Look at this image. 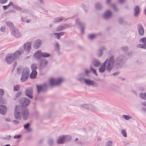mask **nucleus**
<instances>
[{
  "label": "nucleus",
  "mask_w": 146,
  "mask_h": 146,
  "mask_svg": "<svg viewBox=\"0 0 146 146\" xmlns=\"http://www.w3.org/2000/svg\"><path fill=\"white\" fill-rule=\"evenodd\" d=\"M142 110L143 111L146 112V109L143 108Z\"/></svg>",
  "instance_id": "774afa93"
},
{
  "label": "nucleus",
  "mask_w": 146,
  "mask_h": 146,
  "mask_svg": "<svg viewBox=\"0 0 146 146\" xmlns=\"http://www.w3.org/2000/svg\"><path fill=\"white\" fill-rule=\"evenodd\" d=\"M122 49L123 51H125L128 50V48L127 46L123 47L122 48Z\"/></svg>",
  "instance_id": "a18cd8bd"
},
{
  "label": "nucleus",
  "mask_w": 146,
  "mask_h": 146,
  "mask_svg": "<svg viewBox=\"0 0 146 146\" xmlns=\"http://www.w3.org/2000/svg\"><path fill=\"white\" fill-rule=\"evenodd\" d=\"M50 54L45 52L42 53L40 50H38L36 51L34 54V57L37 59H39L41 56L44 57H49Z\"/></svg>",
  "instance_id": "423d86ee"
},
{
  "label": "nucleus",
  "mask_w": 146,
  "mask_h": 146,
  "mask_svg": "<svg viewBox=\"0 0 146 146\" xmlns=\"http://www.w3.org/2000/svg\"><path fill=\"white\" fill-rule=\"evenodd\" d=\"M25 93L26 95L30 98H33V90L31 88H30L27 89L26 90Z\"/></svg>",
  "instance_id": "9b49d317"
},
{
  "label": "nucleus",
  "mask_w": 146,
  "mask_h": 146,
  "mask_svg": "<svg viewBox=\"0 0 146 146\" xmlns=\"http://www.w3.org/2000/svg\"><path fill=\"white\" fill-rule=\"evenodd\" d=\"M61 25L63 30L70 27L69 25L68 24H63Z\"/></svg>",
  "instance_id": "c85d7f7f"
},
{
  "label": "nucleus",
  "mask_w": 146,
  "mask_h": 146,
  "mask_svg": "<svg viewBox=\"0 0 146 146\" xmlns=\"http://www.w3.org/2000/svg\"><path fill=\"white\" fill-rule=\"evenodd\" d=\"M38 1L40 2V3L41 4H44V2L43 1V0H38Z\"/></svg>",
  "instance_id": "052dcab7"
},
{
  "label": "nucleus",
  "mask_w": 146,
  "mask_h": 146,
  "mask_svg": "<svg viewBox=\"0 0 146 146\" xmlns=\"http://www.w3.org/2000/svg\"><path fill=\"white\" fill-rule=\"evenodd\" d=\"M125 0H119V2L120 3H123Z\"/></svg>",
  "instance_id": "bf43d9fd"
},
{
  "label": "nucleus",
  "mask_w": 146,
  "mask_h": 146,
  "mask_svg": "<svg viewBox=\"0 0 146 146\" xmlns=\"http://www.w3.org/2000/svg\"><path fill=\"white\" fill-rule=\"evenodd\" d=\"M37 74V72L36 70H33V71H32L31 74L30 78L31 79L35 78L36 77Z\"/></svg>",
  "instance_id": "5701e85b"
},
{
  "label": "nucleus",
  "mask_w": 146,
  "mask_h": 146,
  "mask_svg": "<svg viewBox=\"0 0 146 146\" xmlns=\"http://www.w3.org/2000/svg\"><path fill=\"white\" fill-rule=\"evenodd\" d=\"M14 91H17L18 90L20 89L19 86L17 85L14 87Z\"/></svg>",
  "instance_id": "79ce46f5"
},
{
  "label": "nucleus",
  "mask_w": 146,
  "mask_h": 146,
  "mask_svg": "<svg viewBox=\"0 0 146 146\" xmlns=\"http://www.w3.org/2000/svg\"><path fill=\"white\" fill-rule=\"evenodd\" d=\"M123 57L121 56H120L118 57L116 59V61H115V62H116V63L117 64H120L121 62V61L123 60Z\"/></svg>",
  "instance_id": "4be33fe9"
},
{
  "label": "nucleus",
  "mask_w": 146,
  "mask_h": 146,
  "mask_svg": "<svg viewBox=\"0 0 146 146\" xmlns=\"http://www.w3.org/2000/svg\"><path fill=\"white\" fill-rule=\"evenodd\" d=\"M31 67L32 71H33V70H36V69L37 68V64H34L31 66Z\"/></svg>",
  "instance_id": "7c9ffc66"
},
{
  "label": "nucleus",
  "mask_w": 146,
  "mask_h": 146,
  "mask_svg": "<svg viewBox=\"0 0 146 146\" xmlns=\"http://www.w3.org/2000/svg\"><path fill=\"white\" fill-rule=\"evenodd\" d=\"M122 117L125 119L126 120H128L129 119H132V117L131 116L129 115H123L122 116Z\"/></svg>",
  "instance_id": "2f4dec72"
},
{
  "label": "nucleus",
  "mask_w": 146,
  "mask_h": 146,
  "mask_svg": "<svg viewBox=\"0 0 146 146\" xmlns=\"http://www.w3.org/2000/svg\"><path fill=\"white\" fill-rule=\"evenodd\" d=\"M137 47L140 48H142L145 49L146 48V45L143 44H139L137 45Z\"/></svg>",
  "instance_id": "c9c22d12"
},
{
  "label": "nucleus",
  "mask_w": 146,
  "mask_h": 146,
  "mask_svg": "<svg viewBox=\"0 0 146 146\" xmlns=\"http://www.w3.org/2000/svg\"><path fill=\"white\" fill-rule=\"evenodd\" d=\"M62 30V27L61 25H59L56 29V31H61Z\"/></svg>",
  "instance_id": "58836bf2"
},
{
  "label": "nucleus",
  "mask_w": 146,
  "mask_h": 146,
  "mask_svg": "<svg viewBox=\"0 0 146 146\" xmlns=\"http://www.w3.org/2000/svg\"><path fill=\"white\" fill-rule=\"evenodd\" d=\"M3 9L5 10L6 9H7V6H3Z\"/></svg>",
  "instance_id": "680f3d73"
},
{
  "label": "nucleus",
  "mask_w": 146,
  "mask_h": 146,
  "mask_svg": "<svg viewBox=\"0 0 146 146\" xmlns=\"http://www.w3.org/2000/svg\"><path fill=\"white\" fill-rule=\"evenodd\" d=\"M4 91L2 89H0V98L4 95Z\"/></svg>",
  "instance_id": "ea45409f"
},
{
  "label": "nucleus",
  "mask_w": 146,
  "mask_h": 146,
  "mask_svg": "<svg viewBox=\"0 0 146 146\" xmlns=\"http://www.w3.org/2000/svg\"><path fill=\"white\" fill-rule=\"evenodd\" d=\"M7 111V107L3 105H0V113L4 115L5 114Z\"/></svg>",
  "instance_id": "4468645a"
},
{
  "label": "nucleus",
  "mask_w": 146,
  "mask_h": 146,
  "mask_svg": "<svg viewBox=\"0 0 146 146\" xmlns=\"http://www.w3.org/2000/svg\"><path fill=\"white\" fill-rule=\"evenodd\" d=\"M41 41L39 40H36L33 44V46L34 48L36 49H37L40 46L41 44Z\"/></svg>",
  "instance_id": "ddd939ff"
},
{
  "label": "nucleus",
  "mask_w": 146,
  "mask_h": 146,
  "mask_svg": "<svg viewBox=\"0 0 146 146\" xmlns=\"http://www.w3.org/2000/svg\"><path fill=\"white\" fill-rule=\"evenodd\" d=\"M71 139V137L68 135H63L59 136L57 140V143L60 144L70 141Z\"/></svg>",
  "instance_id": "39448f33"
},
{
  "label": "nucleus",
  "mask_w": 146,
  "mask_h": 146,
  "mask_svg": "<svg viewBox=\"0 0 146 146\" xmlns=\"http://www.w3.org/2000/svg\"><path fill=\"white\" fill-rule=\"evenodd\" d=\"M5 26H3L1 27V30L2 32H3L5 31Z\"/></svg>",
  "instance_id": "864d4df0"
},
{
  "label": "nucleus",
  "mask_w": 146,
  "mask_h": 146,
  "mask_svg": "<svg viewBox=\"0 0 146 146\" xmlns=\"http://www.w3.org/2000/svg\"><path fill=\"white\" fill-rule=\"evenodd\" d=\"M112 6L113 9V10L115 11H117V8L116 7L115 5H114L113 4L112 5Z\"/></svg>",
  "instance_id": "09e8293b"
},
{
  "label": "nucleus",
  "mask_w": 146,
  "mask_h": 146,
  "mask_svg": "<svg viewBox=\"0 0 146 146\" xmlns=\"http://www.w3.org/2000/svg\"><path fill=\"white\" fill-rule=\"evenodd\" d=\"M64 19V18L63 17H57L55 18L53 21V22L54 23L60 22L62 21Z\"/></svg>",
  "instance_id": "b1692460"
},
{
  "label": "nucleus",
  "mask_w": 146,
  "mask_h": 146,
  "mask_svg": "<svg viewBox=\"0 0 146 146\" xmlns=\"http://www.w3.org/2000/svg\"><path fill=\"white\" fill-rule=\"evenodd\" d=\"M21 137V135H15L14 137L15 139H17V138H19Z\"/></svg>",
  "instance_id": "8fccbe9b"
},
{
  "label": "nucleus",
  "mask_w": 146,
  "mask_h": 146,
  "mask_svg": "<svg viewBox=\"0 0 146 146\" xmlns=\"http://www.w3.org/2000/svg\"><path fill=\"white\" fill-rule=\"evenodd\" d=\"M29 125L30 124L29 123H27L24 125L25 128L28 131H31L32 130V129L31 128H29Z\"/></svg>",
  "instance_id": "c756f323"
},
{
  "label": "nucleus",
  "mask_w": 146,
  "mask_h": 146,
  "mask_svg": "<svg viewBox=\"0 0 146 146\" xmlns=\"http://www.w3.org/2000/svg\"><path fill=\"white\" fill-rule=\"evenodd\" d=\"M9 5L10 6H12L13 7V5H14V3L12 2H10L9 4Z\"/></svg>",
  "instance_id": "5fc2aeb1"
},
{
  "label": "nucleus",
  "mask_w": 146,
  "mask_h": 146,
  "mask_svg": "<svg viewBox=\"0 0 146 146\" xmlns=\"http://www.w3.org/2000/svg\"><path fill=\"white\" fill-rule=\"evenodd\" d=\"M99 54H98V56L99 57L101 56L102 54V50L100 49L99 51Z\"/></svg>",
  "instance_id": "de8ad7c7"
},
{
  "label": "nucleus",
  "mask_w": 146,
  "mask_h": 146,
  "mask_svg": "<svg viewBox=\"0 0 146 146\" xmlns=\"http://www.w3.org/2000/svg\"><path fill=\"white\" fill-rule=\"evenodd\" d=\"M139 7L137 6L135 7L134 8V16L135 17H136L139 14Z\"/></svg>",
  "instance_id": "412c9836"
},
{
  "label": "nucleus",
  "mask_w": 146,
  "mask_h": 146,
  "mask_svg": "<svg viewBox=\"0 0 146 146\" xmlns=\"http://www.w3.org/2000/svg\"><path fill=\"white\" fill-rule=\"evenodd\" d=\"M140 42H142L144 45H146V38L145 37L143 38H141L140 40Z\"/></svg>",
  "instance_id": "473e14b6"
},
{
  "label": "nucleus",
  "mask_w": 146,
  "mask_h": 146,
  "mask_svg": "<svg viewBox=\"0 0 146 146\" xmlns=\"http://www.w3.org/2000/svg\"><path fill=\"white\" fill-rule=\"evenodd\" d=\"M112 13L109 10L106 11L103 15L104 18L106 19H109L112 16Z\"/></svg>",
  "instance_id": "f8f14e48"
},
{
  "label": "nucleus",
  "mask_w": 146,
  "mask_h": 146,
  "mask_svg": "<svg viewBox=\"0 0 146 146\" xmlns=\"http://www.w3.org/2000/svg\"><path fill=\"white\" fill-rule=\"evenodd\" d=\"M142 104L145 106H146V102H143L142 103Z\"/></svg>",
  "instance_id": "0e129e2a"
},
{
  "label": "nucleus",
  "mask_w": 146,
  "mask_h": 146,
  "mask_svg": "<svg viewBox=\"0 0 146 146\" xmlns=\"http://www.w3.org/2000/svg\"><path fill=\"white\" fill-rule=\"evenodd\" d=\"M123 21V19L122 18H120L119 19V22L120 23H122Z\"/></svg>",
  "instance_id": "4d7b16f0"
},
{
  "label": "nucleus",
  "mask_w": 146,
  "mask_h": 146,
  "mask_svg": "<svg viewBox=\"0 0 146 146\" xmlns=\"http://www.w3.org/2000/svg\"><path fill=\"white\" fill-rule=\"evenodd\" d=\"M90 69L91 71H92L94 74H95L96 76H97V73H96V70L94 69L92 66L90 67Z\"/></svg>",
  "instance_id": "37998d69"
},
{
  "label": "nucleus",
  "mask_w": 146,
  "mask_h": 146,
  "mask_svg": "<svg viewBox=\"0 0 146 146\" xmlns=\"http://www.w3.org/2000/svg\"><path fill=\"white\" fill-rule=\"evenodd\" d=\"M76 22L77 23L80 25L81 27V33L82 34H83L84 33V27L83 24L80 23L79 21V20L77 19L76 20Z\"/></svg>",
  "instance_id": "a211bd4d"
},
{
  "label": "nucleus",
  "mask_w": 146,
  "mask_h": 146,
  "mask_svg": "<svg viewBox=\"0 0 146 146\" xmlns=\"http://www.w3.org/2000/svg\"><path fill=\"white\" fill-rule=\"evenodd\" d=\"M84 82L86 85H88L93 86L94 84V81L88 79H85Z\"/></svg>",
  "instance_id": "dca6fc26"
},
{
  "label": "nucleus",
  "mask_w": 146,
  "mask_h": 146,
  "mask_svg": "<svg viewBox=\"0 0 146 146\" xmlns=\"http://www.w3.org/2000/svg\"><path fill=\"white\" fill-rule=\"evenodd\" d=\"M114 62V57L113 56H112L109 60L107 59L99 68V72L101 73L105 71L106 67L107 70L108 72H110L113 68V64Z\"/></svg>",
  "instance_id": "f03ea898"
},
{
  "label": "nucleus",
  "mask_w": 146,
  "mask_h": 146,
  "mask_svg": "<svg viewBox=\"0 0 146 146\" xmlns=\"http://www.w3.org/2000/svg\"><path fill=\"white\" fill-rule=\"evenodd\" d=\"M11 34L15 37L19 38L21 36V35L19 31L15 28L12 29L11 31Z\"/></svg>",
  "instance_id": "1a4fd4ad"
},
{
  "label": "nucleus",
  "mask_w": 146,
  "mask_h": 146,
  "mask_svg": "<svg viewBox=\"0 0 146 146\" xmlns=\"http://www.w3.org/2000/svg\"><path fill=\"white\" fill-rule=\"evenodd\" d=\"M31 44L30 42H27L24 45V47L25 50L29 51L31 49Z\"/></svg>",
  "instance_id": "2eb2a0df"
},
{
  "label": "nucleus",
  "mask_w": 146,
  "mask_h": 146,
  "mask_svg": "<svg viewBox=\"0 0 146 146\" xmlns=\"http://www.w3.org/2000/svg\"><path fill=\"white\" fill-rule=\"evenodd\" d=\"M93 64L95 67H98L100 66L101 63L98 60H94L93 61Z\"/></svg>",
  "instance_id": "a878e982"
},
{
  "label": "nucleus",
  "mask_w": 146,
  "mask_h": 146,
  "mask_svg": "<svg viewBox=\"0 0 146 146\" xmlns=\"http://www.w3.org/2000/svg\"><path fill=\"white\" fill-rule=\"evenodd\" d=\"M21 21L22 22H24L25 21V20H24V19H23V17H21Z\"/></svg>",
  "instance_id": "69168bd1"
},
{
  "label": "nucleus",
  "mask_w": 146,
  "mask_h": 146,
  "mask_svg": "<svg viewBox=\"0 0 146 146\" xmlns=\"http://www.w3.org/2000/svg\"><path fill=\"white\" fill-rule=\"evenodd\" d=\"M56 50L58 51L59 49V44L58 42H56Z\"/></svg>",
  "instance_id": "c03bdc74"
},
{
  "label": "nucleus",
  "mask_w": 146,
  "mask_h": 146,
  "mask_svg": "<svg viewBox=\"0 0 146 146\" xmlns=\"http://www.w3.org/2000/svg\"><path fill=\"white\" fill-rule=\"evenodd\" d=\"M20 102L24 108L16 106L14 112L15 117L17 119L20 120L23 117V119L26 120L28 117L29 113L28 110L25 108L29 106L30 100L27 98H24L20 100Z\"/></svg>",
  "instance_id": "f257e3e1"
},
{
  "label": "nucleus",
  "mask_w": 146,
  "mask_h": 146,
  "mask_svg": "<svg viewBox=\"0 0 146 146\" xmlns=\"http://www.w3.org/2000/svg\"><path fill=\"white\" fill-rule=\"evenodd\" d=\"M47 64V61L44 59L41 60L40 62V66L42 68L44 67Z\"/></svg>",
  "instance_id": "aec40b11"
},
{
  "label": "nucleus",
  "mask_w": 146,
  "mask_h": 146,
  "mask_svg": "<svg viewBox=\"0 0 146 146\" xmlns=\"http://www.w3.org/2000/svg\"><path fill=\"white\" fill-rule=\"evenodd\" d=\"M37 92L38 93L42 92L45 91L47 89L48 85L47 84H44L42 85L38 86L37 85Z\"/></svg>",
  "instance_id": "6e6552de"
},
{
  "label": "nucleus",
  "mask_w": 146,
  "mask_h": 146,
  "mask_svg": "<svg viewBox=\"0 0 146 146\" xmlns=\"http://www.w3.org/2000/svg\"><path fill=\"white\" fill-rule=\"evenodd\" d=\"M112 142L110 140L106 142L105 146H112Z\"/></svg>",
  "instance_id": "72a5a7b5"
},
{
  "label": "nucleus",
  "mask_w": 146,
  "mask_h": 146,
  "mask_svg": "<svg viewBox=\"0 0 146 146\" xmlns=\"http://www.w3.org/2000/svg\"><path fill=\"white\" fill-rule=\"evenodd\" d=\"M8 0H0V3L3 4L6 3L7 1Z\"/></svg>",
  "instance_id": "3c124183"
},
{
  "label": "nucleus",
  "mask_w": 146,
  "mask_h": 146,
  "mask_svg": "<svg viewBox=\"0 0 146 146\" xmlns=\"http://www.w3.org/2000/svg\"><path fill=\"white\" fill-rule=\"evenodd\" d=\"M96 35L95 34H93L88 35V38L91 39H92L94 38L96 36Z\"/></svg>",
  "instance_id": "4c0bfd02"
},
{
  "label": "nucleus",
  "mask_w": 146,
  "mask_h": 146,
  "mask_svg": "<svg viewBox=\"0 0 146 146\" xmlns=\"http://www.w3.org/2000/svg\"><path fill=\"white\" fill-rule=\"evenodd\" d=\"M53 141L52 139H49L48 141V144L50 145H51L53 143Z\"/></svg>",
  "instance_id": "a19ab883"
},
{
  "label": "nucleus",
  "mask_w": 146,
  "mask_h": 146,
  "mask_svg": "<svg viewBox=\"0 0 146 146\" xmlns=\"http://www.w3.org/2000/svg\"><path fill=\"white\" fill-rule=\"evenodd\" d=\"M86 72L85 76H88V74L90 73V71L87 69H86L85 70Z\"/></svg>",
  "instance_id": "49530a36"
},
{
  "label": "nucleus",
  "mask_w": 146,
  "mask_h": 146,
  "mask_svg": "<svg viewBox=\"0 0 146 146\" xmlns=\"http://www.w3.org/2000/svg\"><path fill=\"white\" fill-rule=\"evenodd\" d=\"M137 28L139 35L141 36H143L144 33V30L141 24H138Z\"/></svg>",
  "instance_id": "9d476101"
},
{
  "label": "nucleus",
  "mask_w": 146,
  "mask_h": 146,
  "mask_svg": "<svg viewBox=\"0 0 146 146\" xmlns=\"http://www.w3.org/2000/svg\"><path fill=\"white\" fill-rule=\"evenodd\" d=\"M5 24L8 27H10L11 31L12 29H14L15 28L12 23L10 21L6 22Z\"/></svg>",
  "instance_id": "6ab92c4d"
},
{
  "label": "nucleus",
  "mask_w": 146,
  "mask_h": 146,
  "mask_svg": "<svg viewBox=\"0 0 146 146\" xmlns=\"http://www.w3.org/2000/svg\"><path fill=\"white\" fill-rule=\"evenodd\" d=\"M111 0H106V3L107 4H109L111 1Z\"/></svg>",
  "instance_id": "e2e57ef3"
},
{
  "label": "nucleus",
  "mask_w": 146,
  "mask_h": 146,
  "mask_svg": "<svg viewBox=\"0 0 146 146\" xmlns=\"http://www.w3.org/2000/svg\"><path fill=\"white\" fill-rule=\"evenodd\" d=\"M53 34L56 36L57 39H59L61 36L63 35L64 34V32H61L60 33H53Z\"/></svg>",
  "instance_id": "393cba45"
},
{
  "label": "nucleus",
  "mask_w": 146,
  "mask_h": 146,
  "mask_svg": "<svg viewBox=\"0 0 146 146\" xmlns=\"http://www.w3.org/2000/svg\"><path fill=\"white\" fill-rule=\"evenodd\" d=\"M30 72V70L28 68L26 67L24 68L21 78L22 82H24L27 80Z\"/></svg>",
  "instance_id": "20e7f679"
},
{
  "label": "nucleus",
  "mask_w": 146,
  "mask_h": 146,
  "mask_svg": "<svg viewBox=\"0 0 146 146\" xmlns=\"http://www.w3.org/2000/svg\"><path fill=\"white\" fill-rule=\"evenodd\" d=\"M13 8L18 11H21L22 10V8L21 7L16 5H13Z\"/></svg>",
  "instance_id": "f704fd0d"
},
{
  "label": "nucleus",
  "mask_w": 146,
  "mask_h": 146,
  "mask_svg": "<svg viewBox=\"0 0 146 146\" xmlns=\"http://www.w3.org/2000/svg\"><path fill=\"white\" fill-rule=\"evenodd\" d=\"M95 7L96 8L98 9H100L102 8V6L100 3H98L96 4Z\"/></svg>",
  "instance_id": "cd10ccee"
},
{
  "label": "nucleus",
  "mask_w": 146,
  "mask_h": 146,
  "mask_svg": "<svg viewBox=\"0 0 146 146\" xmlns=\"http://www.w3.org/2000/svg\"><path fill=\"white\" fill-rule=\"evenodd\" d=\"M121 134L122 135L125 137H126L127 136V133L126 132V130L124 129H123L122 130L121 132Z\"/></svg>",
  "instance_id": "e433bc0d"
},
{
  "label": "nucleus",
  "mask_w": 146,
  "mask_h": 146,
  "mask_svg": "<svg viewBox=\"0 0 146 146\" xmlns=\"http://www.w3.org/2000/svg\"><path fill=\"white\" fill-rule=\"evenodd\" d=\"M21 69V67H19L17 68V71L18 73H20V72L21 70H20Z\"/></svg>",
  "instance_id": "6e6d98bb"
},
{
  "label": "nucleus",
  "mask_w": 146,
  "mask_h": 146,
  "mask_svg": "<svg viewBox=\"0 0 146 146\" xmlns=\"http://www.w3.org/2000/svg\"><path fill=\"white\" fill-rule=\"evenodd\" d=\"M13 122L15 124H17L19 123V122L18 121L14 120L13 121Z\"/></svg>",
  "instance_id": "13d9d810"
},
{
  "label": "nucleus",
  "mask_w": 146,
  "mask_h": 146,
  "mask_svg": "<svg viewBox=\"0 0 146 146\" xmlns=\"http://www.w3.org/2000/svg\"><path fill=\"white\" fill-rule=\"evenodd\" d=\"M81 106L82 107L86 109H91L94 110L95 108L93 106L87 104H84L81 105Z\"/></svg>",
  "instance_id": "f3484780"
},
{
  "label": "nucleus",
  "mask_w": 146,
  "mask_h": 146,
  "mask_svg": "<svg viewBox=\"0 0 146 146\" xmlns=\"http://www.w3.org/2000/svg\"><path fill=\"white\" fill-rule=\"evenodd\" d=\"M21 92L20 91H19L18 93H17V94H16V97H19L21 95Z\"/></svg>",
  "instance_id": "603ef678"
},
{
  "label": "nucleus",
  "mask_w": 146,
  "mask_h": 146,
  "mask_svg": "<svg viewBox=\"0 0 146 146\" xmlns=\"http://www.w3.org/2000/svg\"><path fill=\"white\" fill-rule=\"evenodd\" d=\"M23 53V51L22 50L21 51H17L13 54H8L5 57V61L7 64H11L14 60Z\"/></svg>",
  "instance_id": "7ed1b4c3"
},
{
  "label": "nucleus",
  "mask_w": 146,
  "mask_h": 146,
  "mask_svg": "<svg viewBox=\"0 0 146 146\" xmlns=\"http://www.w3.org/2000/svg\"><path fill=\"white\" fill-rule=\"evenodd\" d=\"M63 79L61 78H51L49 80V83L51 86H56L59 85L63 81Z\"/></svg>",
  "instance_id": "0eeeda50"
},
{
  "label": "nucleus",
  "mask_w": 146,
  "mask_h": 146,
  "mask_svg": "<svg viewBox=\"0 0 146 146\" xmlns=\"http://www.w3.org/2000/svg\"><path fill=\"white\" fill-rule=\"evenodd\" d=\"M118 73H118V72H116V73H115L113 74V75H117L118 74Z\"/></svg>",
  "instance_id": "338daca9"
},
{
  "label": "nucleus",
  "mask_w": 146,
  "mask_h": 146,
  "mask_svg": "<svg viewBox=\"0 0 146 146\" xmlns=\"http://www.w3.org/2000/svg\"><path fill=\"white\" fill-rule=\"evenodd\" d=\"M140 97L142 99L146 100V93L145 94L143 93H140L139 94Z\"/></svg>",
  "instance_id": "bb28decb"
}]
</instances>
